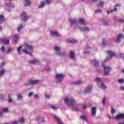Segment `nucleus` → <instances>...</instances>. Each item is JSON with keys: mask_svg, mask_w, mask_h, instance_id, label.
I'll use <instances>...</instances> for the list:
<instances>
[{"mask_svg": "<svg viewBox=\"0 0 124 124\" xmlns=\"http://www.w3.org/2000/svg\"><path fill=\"white\" fill-rule=\"evenodd\" d=\"M53 49L55 51V54L56 55V56H59V57L66 56V53L64 51L62 52V49L60 46H55L53 47Z\"/></svg>", "mask_w": 124, "mask_h": 124, "instance_id": "obj_1", "label": "nucleus"}, {"mask_svg": "<svg viewBox=\"0 0 124 124\" xmlns=\"http://www.w3.org/2000/svg\"><path fill=\"white\" fill-rule=\"evenodd\" d=\"M64 102L66 105L69 106H74L76 104V101H75L73 98H67L66 97L64 99Z\"/></svg>", "mask_w": 124, "mask_h": 124, "instance_id": "obj_2", "label": "nucleus"}, {"mask_svg": "<svg viewBox=\"0 0 124 124\" xmlns=\"http://www.w3.org/2000/svg\"><path fill=\"white\" fill-rule=\"evenodd\" d=\"M102 66H103L104 69V75L106 76H109V75H110V72L112 69V67L109 66H106L104 63L102 64Z\"/></svg>", "mask_w": 124, "mask_h": 124, "instance_id": "obj_3", "label": "nucleus"}, {"mask_svg": "<svg viewBox=\"0 0 124 124\" xmlns=\"http://www.w3.org/2000/svg\"><path fill=\"white\" fill-rule=\"evenodd\" d=\"M41 81L39 80H31L30 79L25 84V86H30L31 85V86H33L34 85H37V84H39L40 83Z\"/></svg>", "mask_w": 124, "mask_h": 124, "instance_id": "obj_4", "label": "nucleus"}, {"mask_svg": "<svg viewBox=\"0 0 124 124\" xmlns=\"http://www.w3.org/2000/svg\"><path fill=\"white\" fill-rule=\"evenodd\" d=\"M65 76L63 74H57L55 78H56V81L58 83H61L63 80V78H64Z\"/></svg>", "mask_w": 124, "mask_h": 124, "instance_id": "obj_5", "label": "nucleus"}, {"mask_svg": "<svg viewBox=\"0 0 124 124\" xmlns=\"http://www.w3.org/2000/svg\"><path fill=\"white\" fill-rule=\"evenodd\" d=\"M106 54H108V55H110L105 60V62H108V61H110L112 59V57L113 56H115V53H114V52L109 50L108 51H106Z\"/></svg>", "mask_w": 124, "mask_h": 124, "instance_id": "obj_6", "label": "nucleus"}, {"mask_svg": "<svg viewBox=\"0 0 124 124\" xmlns=\"http://www.w3.org/2000/svg\"><path fill=\"white\" fill-rule=\"evenodd\" d=\"M21 20L23 21V22H26L28 21V19H29V15L26 12H23L21 15Z\"/></svg>", "mask_w": 124, "mask_h": 124, "instance_id": "obj_7", "label": "nucleus"}, {"mask_svg": "<svg viewBox=\"0 0 124 124\" xmlns=\"http://www.w3.org/2000/svg\"><path fill=\"white\" fill-rule=\"evenodd\" d=\"M92 91H93V85H88L84 91V93L85 94L90 93H92Z\"/></svg>", "mask_w": 124, "mask_h": 124, "instance_id": "obj_8", "label": "nucleus"}, {"mask_svg": "<svg viewBox=\"0 0 124 124\" xmlns=\"http://www.w3.org/2000/svg\"><path fill=\"white\" fill-rule=\"evenodd\" d=\"M113 119H114V120H122V119H124V114L119 113L116 115Z\"/></svg>", "mask_w": 124, "mask_h": 124, "instance_id": "obj_9", "label": "nucleus"}, {"mask_svg": "<svg viewBox=\"0 0 124 124\" xmlns=\"http://www.w3.org/2000/svg\"><path fill=\"white\" fill-rule=\"evenodd\" d=\"M92 62V63H93V64L95 65L96 71H99V69H98V66H99V62H98L97 61L95 60H93Z\"/></svg>", "mask_w": 124, "mask_h": 124, "instance_id": "obj_10", "label": "nucleus"}, {"mask_svg": "<svg viewBox=\"0 0 124 124\" xmlns=\"http://www.w3.org/2000/svg\"><path fill=\"white\" fill-rule=\"evenodd\" d=\"M123 34H119L117 36L116 39L115 40V42L116 43H121V40L122 39V37H123Z\"/></svg>", "mask_w": 124, "mask_h": 124, "instance_id": "obj_11", "label": "nucleus"}, {"mask_svg": "<svg viewBox=\"0 0 124 124\" xmlns=\"http://www.w3.org/2000/svg\"><path fill=\"white\" fill-rule=\"evenodd\" d=\"M113 20L115 22H117L118 23H124V19L120 18L118 16H114Z\"/></svg>", "mask_w": 124, "mask_h": 124, "instance_id": "obj_12", "label": "nucleus"}, {"mask_svg": "<svg viewBox=\"0 0 124 124\" xmlns=\"http://www.w3.org/2000/svg\"><path fill=\"white\" fill-rule=\"evenodd\" d=\"M78 29L80 31L84 32V31H90V29L88 27H78Z\"/></svg>", "mask_w": 124, "mask_h": 124, "instance_id": "obj_13", "label": "nucleus"}, {"mask_svg": "<svg viewBox=\"0 0 124 124\" xmlns=\"http://www.w3.org/2000/svg\"><path fill=\"white\" fill-rule=\"evenodd\" d=\"M96 115V108L94 107L92 108L91 109V116L93 117H95Z\"/></svg>", "mask_w": 124, "mask_h": 124, "instance_id": "obj_14", "label": "nucleus"}, {"mask_svg": "<svg viewBox=\"0 0 124 124\" xmlns=\"http://www.w3.org/2000/svg\"><path fill=\"white\" fill-rule=\"evenodd\" d=\"M69 21L71 23V27H72L73 25H75L77 23V20H76V18H70L69 19Z\"/></svg>", "mask_w": 124, "mask_h": 124, "instance_id": "obj_15", "label": "nucleus"}, {"mask_svg": "<svg viewBox=\"0 0 124 124\" xmlns=\"http://www.w3.org/2000/svg\"><path fill=\"white\" fill-rule=\"evenodd\" d=\"M0 40H1L2 44H4L5 45H7V44H9V40L6 38H1Z\"/></svg>", "mask_w": 124, "mask_h": 124, "instance_id": "obj_16", "label": "nucleus"}, {"mask_svg": "<svg viewBox=\"0 0 124 124\" xmlns=\"http://www.w3.org/2000/svg\"><path fill=\"white\" fill-rule=\"evenodd\" d=\"M70 58H71V59L72 60H74V61H76V58H75V53H74V51L72 50L70 51Z\"/></svg>", "mask_w": 124, "mask_h": 124, "instance_id": "obj_17", "label": "nucleus"}, {"mask_svg": "<svg viewBox=\"0 0 124 124\" xmlns=\"http://www.w3.org/2000/svg\"><path fill=\"white\" fill-rule=\"evenodd\" d=\"M25 47L26 49L29 50V51H32V49H33V47H32V46H31L28 44H26L25 45Z\"/></svg>", "mask_w": 124, "mask_h": 124, "instance_id": "obj_18", "label": "nucleus"}, {"mask_svg": "<svg viewBox=\"0 0 124 124\" xmlns=\"http://www.w3.org/2000/svg\"><path fill=\"white\" fill-rule=\"evenodd\" d=\"M14 43L16 44L17 42H18V40H19V35L18 34H16L14 35Z\"/></svg>", "mask_w": 124, "mask_h": 124, "instance_id": "obj_19", "label": "nucleus"}, {"mask_svg": "<svg viewBox=\"0 0 124 124\" xmlns=\"http://www.w3.org/2000/svg\"><path fill=\"white\" fill-rule=\"evenodd\" d=\"M50 34L52 36H60V33L58 31H51Z\"/></svg>", "mask_w": 124, "mask_h": 124, "instance_id": "obj_20", "label": "nucleus"}, {"mask_svg": "<svg viewBox=\"0 0 124 124\" xmlns=\"http://www.w3.org/2000/svg\"><path fill=\"white\" fill-rule=\"evenodd\" d=\"M4 21H5V19L3 15H0V24H2Z\"/></svg>", "mask_w": 124, "mask_h": 124, "instance_id": "obj_21", "label": "nucleus"}, {"mask_svg": "<svg viewBox=\"0 0 124 124\" xmlns=\"http://www.w3.org/2000/svg\"><path fill=\"white\" fill-rule=\"evenodd\" d=\"M29 62L30 63V64H36V63H38V61L37 60H34L29 61Z\"/></svg>", "mask_w": 124, "mask_h": 124, "instance_id": "obj_22", "label": "nucleus"}, {"mask_svg": "<svg viewBox=\"0 0 124 124\" xmlns=\"http://www.w3.org/2000/svg\"><path fill=\"white\" fill-rule=\"evenodd\" d=\"M6 5L8 7H10V8H15V5H14L12 3H6Z\"/></svg>", "mask_w": 124, "mask_h": 124, "instance_id": "obj_23", "label": "nucleus"}, {"mask_svg": "<svg viewBox=\"0 0 124 124\" xmlns=\"http://www.w3.org/2000/svg\"><path fill=\"white\" fill-rule=\"evenodd\" d=\"M79 22L81 25H86V21H85V19H84V18H80L79 19Z\"/></svg>", "mask_w": 124, "mask_h": 124, "instance_id": "obj_24", "label": "nucleus"}, {"mask_svg": "<svg viewBox=\"0 0 124 124\" xmlns=\"http://www.w3.org/2000/svg\"><path fill=\"white\" fill-rule=\"evenodd\" d=\"M25 6H31V1L30 0H25Z\"/></svg>", "mask_w": 124, "mask_h": 124, "instance_id": "obj_25", "label": "nucleus"}, {"mask_svg": "<svg viewBox=\"0 0 124 124\" xmlns=\"http://www.w3.org/2000/svg\"><path fill=\"white\" fill-rule=\"evenodd\" d=\"M102 43L103 46H105V47H106V46H107V40H106V39L103 38L102 40Z\"/></svg>", "mask_w": 124, "mask_h": 124, "instance_id": "obj_26", "label": "nucleus"}, {"mask_svg": "<svg viewBox=\"0 0 124 124\" xmlns=\"http://www.w3.org/2000/svg\"><path fill=\"white\" fill-rule=\"evenodd\" d=\"M46 4V3H45V1H43L41 2V3L39 5L38 7H39V8H43V7L45 6Z\"/></svg>", "mask_w": 124, "mask_h": 124, "instance_id": "obj_27", "label": "nucleus"}, {"mask_svg": "<svg viewBox=\"0 0 124 124\" xmlns=\"http://www.w3.org/2000/svg\"><path fill=\"white\" fill-rule=\"evenodd\" d=\"M68 42L69 43H72V44H76V43H78V41L77 40H69L68 41Z\"/></svg>", "mask_w": 124, "mask_h": 124, "instance_id": "obj_28", "label": "nucleus"}, {"mask_svg": "<svg viewBox=\"0 0 124 124\" xmlns=\"http://www.w3.org/2000/svg\"><path fill=\"white\" fill-rule=\"evenodd\" d=\"M18 122H19V124H24L25 123V118H24L23 117L21 118L18 120Z\"/></svg>", "mask_w": 124, "mask_h": 124, "instance_id": "obj_29", "label": "nucleus"}, {"mask_svg": "<svg viewBox=\"0 0 124 124\" xmlns=\"http://www.w3.org/2000/svg\"><path fill=\"white\" fill-rule=\"evenodd\" d=\"M5 70L2 69L0 71V78L2 77L3 75H4V73H5Z\"/></svg>", "mask_w": 124, "mask_h": 124, "instance_id": "obj_30", "label": "nucleus"}, {"mask_svg": "<svg viewBox=\"0 0 124 124\" xmlns=\"http://www.w3.org/2000/svg\"><path fill=\"white\" fill-rule=\"evenodd\" d=\"M83 81L81 80L77 81L74 82V85H82Z\"/></svg>", "mask_w": 124, "mask_h": 124, "instance_id": "obj_31", "label": "nucleus"}, {"mask_svg": "<svg viewBox=\"0 0 124 124\" xmlns=\"http://www.w3.org/2000/svg\"><path fill=\"white\" fill-rule=\"evenodd\" d=\"M23 28V24H21L17 27V31H18V32H20L21 31V30H22Z\"/></svg>", "mask_w": 124, "mask_h": 124, "instance_id": "obj_32", "label": "nucleus"}, {"mask_svg": "<svg viewBox=\"0 0 124 124\" xmlns=\"http://www.w3.org/2000/svg\"><path fill=\"white\" fill-rule=\"evenodd\" d=\"M17 98L18 100H21V99L23 98V95H22V94H18L17 95Z\"/></svg>", "mask_w": 124, "mask_h": 124, "instance_id": "obj_33", "label": "nucleus"}, {"mask_svg": "<svg viewBox=\"0 0 124 124\" xmlns=\"http://www.w3.org/2000/svg\"><path fill=\"white\" fill-rule=\"evenodd\" d=\"M101 88L103 90H106L107 89V86L104 83H102L101 85Z\"/></svg>", "mask_w": 124, "mask_h": 124, "instance_id": "obj_34", "label": "nucleus"}, {"mask_svg": "<svg viewBox=\"0 0 124 124\" xmlns=\"http://www.w3.org/2000/svg\"><path fill=\"white\" fill-rule=\"evenodd\" d=\"M21 49H22V46H20L17 48V53L20 55H21Z\"/></svg>", "mask_w": 124, "mask_h": 124, "instance_id": "obj_35", "label": "nucleus"}, {"mask_svg": "<svg viewBox=\"0 0 124 124\" xmlns=\"http://www.w3.org/2000/svg\"><path fill=\"white\" fill-rule=\"evenodd\" d=\"M23 52H24V53L27 54V55H29V56H31V53L29 52V51H28L27 49H23Z\"/></svg>", "mask_w": 124, "mask_h": 124, "instance_id": "obj_36", "label": "nucleus"}, {"mask_svg": "<svg viewBox=\"0 0 124 124\" xmlns=\"http://www.w3.org/2000/svg\"><path fill=\"white\" fill-rule=\"evenodd\" d=\"M5 46H2L0 48V51L2 52V53H4L5 52Z\"/></svg>", "mask_w": 124, "mask_h": 124, "instance_id": "obj_37", "label": "nucleus"}, {"mask_svg": "<svg viewBox=\"0 0 124 124\" xmlns=\"http://www.w3.org/2000/svg\"><path fill=\"white\" fill-rule=\"evenodd\" d=\"M101 12H102V10L101 9H97L95 11V13L96 14L101 13Z\"/></svg>", "mask_w": 124, "mask_h": 124, "instance_id": "obj_38", "label": "nucleus"}, {"mask_svg": "<svg viewBox=\"0 0 124 124\" xmlns=\"http://www.w3.org/2000/svg\"><path fill=\"white\" fill-rule=\"evenodd\" d=\"M80 118L81 120H84V121H87V117H86L85 115H81Z\"/></svg>", "mask_w": 124, "mask_h": 124, "instance_id": "obj_39", "label": "nucleus"}, {"mask_svg": "<svg viewBox=\"0 0 124 124\" xmlns=\"http://www.w3.org/2000/svg\"><path fill=\"white\" fill-rule=\"evenodd\" d=\"M52 2V0H46L45 1V3H46V4H50V3H51Z\"/></svg>", "mask_w": 124, "mask_h": 124, "instance_id": "obj_40", "label": "nucleus"}, {"mask_svg": "<svg viewBox=\"0 0 124 124\" xmlns=\"http://www.w3.org/2000/svg\"><path fill=\"white\" fill-rule=\"evenodd\" d=\"M8 102H9V103H10V102H12V99L10 98V95L8 94Z\"/></svg>", "mask_w": 124, "mask_h": 124, "instance_id": "obj_41", "label": "nucleus"}, {"mask_svg": "<svg viewBox=\"0 0 124 124\" xmlns=\"http://www.w3.org/2000/svg\"><path fill=\"white\" fill-rule=\"evenodd\" d=\"M2 112L3 113H7V112H8V108H3L2 109Z\"/></svg>", "mask_w": 124, "mask_h": 124, "instance_id": "obj_42", "label": "nucleus"}, {"mask_svg": "<svg viewBox=\"0 0 124 124\" xmlns=\"http://www.w3.org/2000/svg\"><path fill=\"white\" fill-rule=\"evenodd\" d=\"M118 82L119 84H123L124 83V80L123 79H120L118 80Z\"/></svg>", "mask_w": 124, "mask_h": 124, "instance_id": "obj_43", "label": "nucleus"}, {"mask_svg": "<svg viewBox=\"0 0 124 124\" xmlns=\"http://www.w3.org/2000/svg\"><path fill=\"white\" fill-rule=\"evenodd\" d=\"M11 51H12V49L11 48L8 47L7 50V54H10V53H11Z\"/></svg>", "mask_w": 124, "mask_h": 124, "instance_id": "obj_44", "label": "nucleus"}, {"mask_svg": "<svg viewBox=\"0 0 124 124\" xmlns=\"http://www.w3.org/2000/svg\"><path fill=\"white\" fill-rule=\"evenodd\" d=\"M111 114H115L116 113V110L113 107H111Z\"/></svg>", "mask_w": 124, "mask_h": 124, "instance_id": "obj_45", "label": "nucleus"}, {"mask_svg": "<svg viewBox=\"0 0 124 124\" xmlns=\"http://www.w3.org/2000/svg\"><path fill=\"white\" fill-rule=\"evenodd\" d=\"M103 24L104 26H109V23L107 21H104Z\"/></svg>", "mask_w": 124, "mask_h": 124, "instance_id": "obj_46", "label": "nucleus"}, {"mask_svg": "<svg viewBox=\"0 0 124 124\" xmlns=\"http://www.w3.org/2000/svg\"><path fill=\"white\" fill-rule=\"evenodd\" d=\"M119 57H121V58H122V59H124V53H120L119 54Z\"/></svg>", "mask_w": 124, "mask_h": 124, "instance_id": "obj_47", "label": "nucleus"}, {"mask_svg": "<svg viewBox=\"0 0 124 124\" xmlns=\"http://www.w3.org/2000/svg\"><path fill=\"white\" fill-rule=\"evenodd\" d=\"M51 108L52 109H53V110H58V109H59V108L56 107V106H52L51 107Z\"/></svg>", "mask_w": 124, "mask_h": 124, "instance_id": "obj_48", "label": "nucleus"}, {"mask_svg": "<svg viewBox=\"0 0 124 124\" xmlns=\"http://www.w3.org/2000/svg\"><path fill=\"white\" fill-rule=\"evenodd\" d=\"M99 5L101 7H102L104 5V3L103 2V1H100Z\"/></svg>", "mask_w": 124, "mask_h": 124, "instance_id": "obj_49", "label": "nucleus"}, {"mask_svg": "<svg viewBox=\"0 0 124 124\" xmlns=\"http://www.w3.org/2000/svg\"><path fill=\"white\" fill-rule=\"evenodd\" d=\"M96 82H97L98 83H99L101 81V79L99 78H97L95 79Z\"/></svg>", "mask_w": 124, "mask_h": 124, "instance_id": "obj_50", "label": "nucleus"}, {"mask_svg": "<svg viewBox=\"0 0 124 124\" xmlns=\"http://www.w3.org/2000/svg\"><path fill=\"white\" fill-rule=\"evenodd\" d=\"M105 101H106V98L105 97L102 101V104H103V105H105Z\"/></svg>", "mask_w": 124, "mask_h": 124, "instance_id": "obj_51", "label": "nucleus"}, {"mask_svg": "<svg viewBox=\"0 0 124 124\" xmlns=\"http://www.w3.org/2000/svg\"><path fill=\"white\" fill-rule=\"evenodd\" d=\"M118 9H117V8L114 7L113 9L111 10V12H116V11H117Z\"/></svg>", "mask_w": 124, "mask_h": 124, "instance_id": "obj_52", "label": "nucleus"}, {"mask_svg": "<svg viewBox=\"0 0 124 124\" xmlns=\"http://www.w3.org/2000/svg\"><path fill=\"white\" fill-rule=\"evenodd\" d=\"M120 91H123L124 92V86H122L119 88Z\"/></svg>", "mask_w": 124, "mask_h": 124, "instance_id": "obj_53", "label": "nucleus"}, {"mask_svg": "<svg viewBox=\"0 0 124 124\" xmlns=\"http://www.w3.org/2000/svg\"><path fill=\"white\" fill-rule=\"evenodd\" d=\"M87 107H92V105H90V106H83V108L84 109H86V108H87Z\"/></svg>", "mask_w": 124, "mask_h": 124, "instance_id": "obj_54", "label": "nucleus"}, {"mask_svg": "<svg viewBox=\"0 0 124 124\" xmlns=\"http://www.w3.org/2000/svg\"><path fill=\"white\" fill-rule=\"evenodd\" d=\"M4 98V95L3 94H0V99H3Z\"/></svg>", "mask_w": 124, "mask_h": 124, "instance_id": "obj_55", "label": "nucleus"}, {"mask_svg": "<svg viewBox=\"0 0 124 124\" xmlns=\"http://www.w3.org/2000/svg\"><path fill=\"white\" fill-rule=\"evenodd\" d=\"M32 94H33V93L32 92H30L29 93V94H28V96L29 97H31V95H32Z\"/></svg>", "mask_w": 124, "mask_h": 124, "instance_id": "obj_56", "label": "nucleus"}, {"mask_svg": "<svg viewBox=\"0 0 124 124\" xmlns=\"http://www.w3.org/2000/svg\"><path fill=\"white\" fill-rule=\"evenodd\" d=\"M12 124H19V121H16L14 122Z\"/></svg>", "mask_w": 124, "mask_h": 124, "instance_id": "obj_57", "label": "nucleus"}, {"mask_svg": "<svg viewBox=\"0 0 124 124\" xmlns=\"http://www.w3.org/2000/svg\"><path fill=\"white\" fill-rule=\"evenodd\" d=\"M45 97L47 99H50V95H45Z\"/></svg>", "mask_w": 124, "mask_h": 124, "instance_id": "obj_58", "label": "nucleus"}, {"mask_svg": "<svg viewBox=\"0 0 124 124\" xmlns=\"http://www.w3.org/2000/svg\"><path fill=\"white\" fill-rule=\"evenodd\" d=\"M115 7H118L120 6H122V5L121 4H116L115 5Z\"/></svg>", "mask_w": 124, "mask_h": 124, "instance_id": "obj_59", "label": "nucleus"}, {"mask_svg": "<svg viewBox=\"0 0 124 124\" xmlns=\"http://www.w3.org/2000/svg\"><path fill=\"white\" fill-rule=\"evenodd\" d=\"M34 98L36 99V98H39V97L38 96V95L37 94H35L34 95Z\"/></svg>", "mask_w": 124, "mask_h": 124, "instance_id": "obj_60", "label": "nucleus"}, {"mask_svg": "<svg viewBox=\"0 0 124 124\" xmlns=\"http://www.w3.org/2000/svg\"><path fill=\"white\" fill-rule=\"evenodd\" d=\"M83 54H90V52H89V51H84Z\"/></svg>", "mask_w": 124, "mask_h": 124, "instance_id": "obj_61", "label": "nucleus"}, {"mask_svg": "<svg viewBox=\"0 0 124 124\" xmlns=\"http://www.w3.org/2000/svg\"><path fill=\"white\" fill-rule=\"evenodd\" d=\"M74 111H77V112H78V109H77V108H74Z\"/></svg>", "mask_w": 124, "mask_h": 124, "instance_id": "obj_62", "label": "nucleus"}, {"mask_svg": "<svg viewBox=\"0 0 124 124\" xmlns=\"http://www.w3.org/2000/svg\"><path fill=\"white\" fill-rule=\"evenodd\" d=\"M110 13H112V11L111 10L107 12L108 14H110Z\"/></svg>", "mask_w": 124, "mask_h": 124, "instance_id": "obj_63", "label": "nucleus"}, {"mask_svg": "<svg viewBox=\"0 0 124 124\" xmlns=\"http://www.w3.org/2000/svg\"><path fill=\"white\" fill-rule=\"evenodd\" d=\"M4 65V62H2L1 64V65H0V67L1 68V66H2V65Z\"/></svg>", "mask_w": 124, "mask_h": 124, "instance_id": "obj_64", "label": "nucleus"}]
</instances>
